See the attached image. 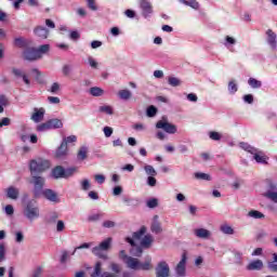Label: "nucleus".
Segmentation results:
<instances>
[{
  "instance_id": "1",
  "label": "nucleus",
  "mask_w": 277,
  "mask_h": 277,
  "mask_svg": "<svg viewBox=\"0 0 277 277\" xmlns=\"http://www.w3.org/2000/svg\"><path fill=\"white\" fill-rule=\"evenodd\" d=\"M126 259V265L129 269H134L135 272L142 269L143 272H149V269H153V259L150 256H147L145 262L142 263L137 260V258L124 255Z\"/></svg>"
},
{
  "instance_id": "2",
  "label": "nucleus",
  "mask_w": 277,
  "mask_h": 277,
  "mask_svg": "<svg viewBox=\"0 0 277 277\" xmlns=\"http://www.w3.org/2000/svg\"><path fill=\"white\" fill-rule=\"evenodd\" d=\"M49 168H51V163L43 158L32 159L29 163L30 174H42V172H45Z\"/></svg>"
},
{
  "instance_id": "3",
  "label": "nucleus",
  "mask_w": 277,
  "mask_h": 277,
  "mask_svg": "<svg viewBox=\"0 0 277 277\" xmlns=\"http://www.w3.org/2000/svg\"><path fill=\"white\" fill-rule=\"evenodd\" d=\"M111 237L106 238L105 240H103L98 246L94 247L92 249V254H94L95 256H98V259H103L104 261H107V253L108 250L111 248Z\"/></svg>"
},
{
  "instance_id": "4",
  "label": "nucleus",
  "mask_w": 277,
  "mask_h": 277,
  "mask_svg": "<svg viewBox=\"0 0 277 277\" xmlns=\"http://www.w3.org/2000/svg\"><path fill=\"white\" fill-rule=\"evenodd\" d=\"M30 183L34 185L32 193L35 198H40V196H42V192L44 190V177L37 174H31Z\"/></svg>"
},
{
  "instance_id": "5",
  "label": "nucleus",
  "mask_w": 277,
  "mask_h": 277,
  "mask_svg": "<svg viewBox=\"0 0 277 277\" xmlns=\"http://www.w3.org/2000/svg\"><path fill=\"white\" fill-rule=\"evenodd\" d=\"M24 215L29 220V222H34V220H38V217H40V208L36 206V202L28 201L24 208Z\"/></svg>"
},
{
  "instance_id": "6",
  "label": "nucleus",
  "mask_w": 277,
  "mask_h": 277,
  "mask_svg": "<svg viewBox=\"0 0 277 277\" xmlns=\"http://www.w3.org/2000/svg\"><path fill=\"white\" fill-rule=\"evenodd\" d=\"M155 272L156 277H170V264L162 260L157 263Z\"/></svg>"
},
{
  "instance_id": "7",
  "label": "nucleus",
  "mask_w": 277,
  "mask_h": 277,
  "mask_svg": "<svg viewBox=\"0 0 277 277\" xmlns=\"http://www.w3.org/2000/svg\"><path fill=\"white\" fill-rule=\"evenodd\" d=\"M186 269H187V253L184 252L182 254L181 261L175 266L176 277H185L187 274Z\"/></svg>"
},
{
  "instance_id": "8",
  "label": "nucleus",
  "mask_w": 277,
  "mask_h": 277,
  "mask_svg": "<svg viewBox=\"0 0 277 277\" xmlns=\"http://www.w3.org/2000/svg\"><path fill=\"white\" fill-rule=\"evenodd\" d=\"M138 5L142 10V16L144 18L150 17L153 14V3H150V0H138Z\"/></svg>"
},
{
  "instance_id": "9",
  "label": "nucleus",
  "mask_w": 277,
  "mask_h": 277,
  "mask_svg": "<svg viewBox=\"0 0 277 277\" xmlns=\"http://www.w3.org/2000/svg\"><path fill=\"white\" fill-rule=\"evenodd\" d=\"M156 129H163L166 133H169L171 135L176 133V126L163 120H160L156 123Z\"/></svg>"
},
{
  "instance_id": "10",
  "label": "nucleus",
  "mask_w": 277,
  "mask_h": 277,
  "mask_svg": "<svg viewBox=\"0 0 277 277\" xmlns=\"http://www.w3.org/2000/svg\"><path fill=\"white\" fill-rule=\"evenodd\" d=\"M23 57L27 62H36L40 60V56L38 55V51L36 48H28L23 52Z\"/></svg>"
},
{
  "instance_id": "11",
  "label": "nucleus",
  "mask_w": 277,
  "mask_h": 277,
  "mask_svg": "<svg viewBox=\"0 0 277 277\" xmlns=\"http://www.w3.org/2000/svg\"><path fill=\"white\" fill-rule=\"evenodd\" d=\"M41 196L45 198V200H49L50 202H60V197L57 196V193L51 188L43 189L41 192Z\"/></svg>"
},
{
  "instance_id": "12",
  "label": "nucleus",
  "mask_w": 277,
  "mask_h": 277,
  "mask_svg": "<svg viewBox=\"0 0 277 277\" xmlns=\"http://www.w3.org/2000/svg\"><path fill=\"white\" fill-rule=\"evenodd\" d=\"M266 42L271 47L273 51H276L277 49V35L274 32V30L268 29L266 30Z\"/></svg>"
},
{
  "instance_id": "13",
  "label": "nucleus",
  "mask_w": 277,
  "mask_h": 277,
  "mask_svg": "<svg viewBox=\"0 0 277 277\" xmlns=\"http://www.w3.org/2000/svg\"><path fill=\"white\" fill-rule=\"evenodd\" d=\"M264 264L262 260H252L251 262L248 263L246 266L247 272H261L263 269Z\"/></svg>"
},
{
  "instance_id": "14",
  "label": "nucleus",
  "mask_w": 277,
  "mask_h": 277,
  "mask_svg": "<svg viewBox=\"0 0 277 277\" xmlns=\"http://www.w3.org/2000/svg\"><path fill=\"white\" fill-rule=\"evenodd\" d=\"M34 111L30 120H32V122H42L44 120V108H35Z\"/></svg>"
},
{
  "instance_id": "15",
  "label": "nucleus",
  "mask_w": 277,
  "mask_h": 277,
  "mask_svg": "<svg viewBox=\"0 0 277 277\" xmlns=\"http://www.w3.org/2000/svg\"><path fill=\"white\" fill-rule=\"evenodd\" d=\"M34 34L37 38H40V40H47V38H49V30L42 26H37L34 29Z\"/></svg>"
},
{
  "instance_id": "16",
  "label": "nucleus",
  "mask_w": 277,
  "mask_h": 277,
  "mask_svg": "<svg viewBox=\"0 0 277 277\" xmlns=\"http://www.w3.org/2000/svg\"><path fill=\"white\" fill-rule=\"evenodd\" d=\"M150 230H151V233H155L156 235H159L160 233H162L163 229L161 228V223H159V215L154 216V221L151 223Z\"/></svg>"
},
{
  "instance_id": "17",
  "label": "nucleus",
  "mask_w": 277,
  "mask_h": 277,
  "mask_svg": "<svg viewBox=\"0 0 277 277\" xmlns=\"http://www.w3.org/2000/svg\"><path fill=\"white\" fill-rule=\"evenodd\" d=\"M19 190L18 188L14 187V186H10L6 189V197L10 198L11 200H18V196H19Z\"/></svg>"
},
{
  "instance_id": "18",
  "label": "nucleus",
  "mask_w": 277,
  "mask_h": 277,
  "mask_svg": "<svg viewBox=\"0 0 277 277\" xmlns=\"http://www.w3.org/2000/svg\"><path fill=\"white\" fill-rule=\"evenodd\" d=\"M12 72L15 77H22V79H23L24 83H26V85H29L31 83L29 81V78L27 77V75L23 70H21L18 68H13Z\"/></svg>"
},
{
  "instance_id": "19",
  "label": "nucleus",
  "mask_w": 277,
  "mask_h": 277,
  "mask_svg": "<svg viewBox=\"0 0 277 277\" xmlns=\"http://www.w3.org/2000/svg\"><path fill=\"white\" fill-rule=\"evenodd\" d=\"M37 55H39V60H42L43 55H47L49 51H51V44H42L36 49Z\"/></svg>"
},
{
  "instance_id": "20",
  "label": "nucleus",
  "mask_w": 277,
  "mask_h": 277,
  "mask_svg": "<svg viewBox=\"0 0 277 277\" xmlns=\"http://www.w3.org/2000/svg\"><path fill=\"white\" fill-rule=\"evenodd\" d=\"M68 151V145L66 142H62L61 146L56 150V157L62 159V157H66V153Z\"/></svg>"
},
{
  "instance_id": "21",
  "label": "nucleus",
  "mask_w": 277,
  "mask_h": 277,
  "mask_svg": "<svg viewBox=\"0 0 277 277\" xmlns=\"http://www.w3.org/2000/svg\"><path fill=\"white\" fill-rule=\"evenodd\" d=\"M98 114H106V116H114V107L109 105H102L97 109Z\"/></svg>"
},
{
  "instance_id": "22",
  "label": "nucleus",
  "mask_w": 277,
  "mask_h": 277,
  "mask_svg": "<svg viewBox=\"0 0 277 277\" xmlns=\"http://www.w3.org/2000/svg\"><path fill=\"white\" fill-rule=\"evenodd\" d=\"M53 179H64V167L57 166L52 170Z\"/></svg>"
},
{
  "instance_id": "23",
  "label": "nucleus",
  "mask_w": 277,
  "mask_h": 277,
  "mask_svg": "<svg viewBox=\"0 0 277 277\" xmlns=\"http://www.w3.org/2000/svg\"><path fill=\"white\" fill-rule=\"evenodd\" d=\"M77 159L78 161H85V159H88V147L85 146L80 147L77 154Z\"/></svg>"
},
{
  "instance_id": "24",
  "label": "nucleus",
  "mask_w": 277,
  "mask_h": 277,
  "mask_svg": "<svg viewBox=\"0 0 277 277\" xmlns=\"http://www.w3.org/2000/svg\"><path fill=\"white\" fill-rule=\"evenodd\" d=\"M196 237H199V239H207L211 235V232L205 228H198L195 229Z\"/></svg>"
},
{
  "instance_id": "25",
  "label": "nucleus",
  "mask_w": 277,
  "mask_h": 277,
  "mask_svg": "<svg viewBox=\"0 0 277 277\" xmlns=\"http://www.w3.org/2000/svg\"><path fill=\"white\" fill-rule=\"evenodd\" d=\"M180 3H184V5H188V8H193V10H199L200 3L196 0H179Z\"/></svg>"
},
{
  "instance_id": "26",
  "label": "nucleus",
  "mask_w": 277,
  "mask_h": 277,
  "mask_svg": "<svg viewBox=\"0 0 277 277\" xmlns=\"http://www.w3.org/2000/svg\"><path fill=\"white\" fill-rule=\"evenodd\" d=\"M253 159L256 161V163H267V156L263 155V153H254Z\"/></svg>"
},
{
  "instance_id": "27",
  "label": "nucleus",
  "mask_w": 277,
  "mask_h": 277,
  "mask_svg": "<svg viewBox=\"0 0 277 277\" xmlns=\"http://www.w3.org/2000/svg\"><path fill=\"white\" fill-rule=\"evenodd\" d=\"M118 96L121 98V101H129V98L132 96V93L129 89H123L118 92Z\"/></svg>"
},
{
  "instance_id": "28",
  "label": "nucleus",
  "mask_w": 277,
  "mask_h": 277,
  "mask_svg": "<svg viewBox=\"0 0 277 277\" xmlns=\"http://www.w3.org/2000/svg\"><path fill=\"white\" fill-rule=\"evenodd\" d=\"M48 123L50 124V129H62L64 127V123L60 119H50Z\"/></svg>"
},
{
  "instance_id": "29",
  "label": "nucleus",
  "mask_w": 277,
  "mask_h": 277,
  "mask_svg": "<svg viewBox=\"0 0 277 277\" xmlns=\"http://www.w3.org/2000/svg\"><path fill=\"white\" fill-rule=\"evenodd\" d=\"M248 217H253V220H263V217H265V214H263L259 210H251L248 212Z\"/></svg>"
},
{
  "instance_id": "30",
  "label": "nucleus",
  "mask_w": 277,
  "mask_h": 277,
  "mask_svg": "<svg viewBox=\"0 0 277 277\" xmlns=\"http://www.w3.org/2000/svg\"><path fill=\"white\" fill-rule=\"evenodd\" d=\"M264 198H267L268 200L277 205V192L267 190L266 193H264Z\"/></svg>"
},
{
  "instance_id": "31",
  "label": "nucleus",
  "mask_w": 277,
  "mask_h": 277,
  "mask_svg": "<svg viewBox=\"0 0 277 277\" xmlns=\"http://www.w3.org/2000/svg\"><path fill=\"white\" fill-rule=\"evenodd\" d=\"M153 241L154 239L151 235H145L141 241V246H143V248H150V243H153Z\"/></svg>"
},
{
  "instance_id": "32",
  "label": "nucleus",
  "mask_w": 277,
  "mask_h": 277,
  "mask_svg": "<svg viewBox=\"0 0 277 277\" xmlns=\"http://www.w3.org/2000/svg\"><path fill=\"white\" fill-rule=\"evenodd\" d=\"M91 96H103L105 94V91L98 87H93L90 89Z\"/></svg>"
},
{
  "instance_id": "33",
  "label": "nucleus",
  "mask_w": 277,
  "mask_h": 277,
  "mask_svg": "<svg viewBox=\"0 0 277 277\" xmlns=\"http://www.w3.org/2000/svg\"><path fill=\"white\" fill-rule=\"evenodd\" d=\"M248 83L254 90H256L263 85V83L260 80H256L255 78H249Z\"/></svg>"
},
{
  "instance_id": "34",
  "label": "nucleus",
  "mask_w": 277,
  "mask_h": 277,
  "mask_svg": "<svg viewBox=\"0 0 277 277\" xmlns=\"http://www.w3.org/2000/svg\"><path fill=\"white\" fill-rule=\"evenodd\" d=\"M168 83L172 88H179V85H181V79H179L176 77H169Z\"/></svg>"
},
{
  "instance_id": "35",
  "label": "nucleus",
  "mask_w": 277,
  "mask_h": 277,
  "mask_svg": "<svg viewBox=\"0 0 277 277\" xmlns=\"http://www.w3.org/2000/svg\"><path fill=\"white\" fill-rule=\"evenodd\" d=\"M144 170L148 176H157V171L155 170V168L153 166L146 164L144 167Z\"/></svg>"
},
{
  "instance_id": "36",
  "label": "nucleus",
  "mask_w": 277,
  "mask_h": 277,
  "mask_svg": "<svg viewBox=\"0 0 277 277\" xmlns=\"http://www.w3.org/2000/svg\"><path fill=\"white\" fill-rule=\"evenodd\" d=\"M240 148H242V150H247V153H251V155L256 153V149H254V147L250 146L248 143H240Z\"/></svg>"
},
{
  "instance_id": "37",
  "label": "nucleus",
  "mask_w": 277,
  "mask_h": 277,
  "mask_svg": "<svg viewBox=\"0 0 277 277\" xmlns=\"http://www.w3.org/2000/svg\"><path fill=\"white\" fill-rule=\"evenodd\" d=\"M50 130H51V126L49 124V121H45L44 123L37 126V131H39V133H42L44 131H50Z\"/></svg>"
},
{
  "instance_id": "38",
  "label": "nucleus",
  "mask_w": 277,
  "mask_h": 277,
  "mask_svg": "<svg viewBox=\"0 0 277 277\" xmlns=\"http://www.w3.org/2000/svg\"><path fill=\"white\" fill-rule=\"evenodd\" d=\"M146 205L148 209H157V207H159V200L157 198H151L147 200Z\"/></svg>"
},
{
  "instance_id": "39",
  "label": "nucleus",
  "mask_w": 277,
  "mask_h": 277,
  "mask_svg": "<svg viewBox=\"0 0 277 277\" xmlns=\"http://www.w3.org/2000/svg\"><path fill=\"white\" fill-rule=\"evenodd\" d=\"M123 202H126L128 207H137V205L140 203L136 199L129 198V197H124Z\"/></svg>"
},
{
  "instance_id": "40",
  "label": "nucleus",
  "mask_w": 277,
  "mask_h": 277,
  "mask_svg": "<svg viewBox=\"0 0 277 277\" xmlns=\"http://www.w3.org/2000/svg\"><path fill=\"white\" fill-rule=\"evenodd\" d=\"M130 252L133 256L140 258L142 256V253L144 252V250L142 249V247H133Z\"/></svg>"
},
{
  "instance_id": "41",
  "label": "nucleus",
  "mask_w": 277,
  "mask_h": 277,
  "mask_svg": "<svg viewBox=\"0 0 277 277\" xmlns=\"http://www.w3.org/2000/svg\"><path fill=\"white\" fill-rule=\"evenodd\" d=\"M221 230L224 235H235V229H233L229 225H222Z\"/></svg>"
},
{
  "instance_id": "42",
  "label": "nucleus",
  "mask_w": 277,
  "mask_h": 277,
  "mask_svg": "<svg viewBox=\"0 0 277 277\" xmlns=\"http://www.w3.org/2000/svg\"><path fill=\"white\" fill-rule=\"evenodd\" d=\"M209 137L214 142H220V140H222V134H220V132L211 131L209 132Z\"/></svg>"
},
{
  "instance_id": "43",
  "label": "nucleus",
  "mask_w": 277,
  "mask_h": 277,
  "mask_svg": "<svg viewBox=\"0 0 277 277\" xmlns=\"http://www.w3.org/2000/svg\"><path fill=\"white\" fill-rule=\"evenodd\" d=\"M195 179H198L201 181H211V175H209L207 173L197 172V173H195Z\"/></svg>"
},
{
  "instance_id": "44",
  "label": "nucleus",
  "mask_w": 277,
  "mask_h": 277,
  "mask_svg": "<svg viewBox=\"0 0 277 277\" xmlns=\"http://www.w3.org/2000/svg\"><path fill=\"white\" fill-rule=\"evenodd\" d=\"M144 235H146V227H141V229L138 232H135L133 234V239H142V237H144Z\"/></svg>"
},
{
  "instance_id": "45",
  "label": "nucleus",
  "mask_w": 277,
  "mask_h": 277,
  "mask_svg": "<svg viewBox=\"0 0 277 277\" xmlns=\"http://www.w3.org/2000/svg\"><path fill=\"white\" fill-rule=\"evenodd\" d=\"M103 213H95L88 216V222H98V220H102Z\"/></svg>"
},
{
  "instance_id": "46",
  "label": "nucleus",
  "mask_w": 277,
  "mask_h": 277,
  "mask_svg": "<svg viewBox=\"0 0 277 277\" xmlns=\"http://www.w3.org/2000/svg\"><path fill=\"white\" fill-rule=\"evenodd\" d=\"M238 90L237 83L234 80L228 82V92L229 94H235Z\"/></svg>"
},
{
  "instance_id": "47",
  "label": "nucleus",
  "mask_w": 277,
  "mask_h": 277,
  "mask_svg": "<svg viewBox=\"0 0 277 277\" xmlns=\"http://www.w3.org/2000/svg\"><path fill=\"white\" fill-rule=\"evenodd\" d=\"M5 261V242H0V263Z\"/></svg>"
},
{
  "instance_id": "48",
  "label": "nucleus",
  "mask_w": 277,
  "mask_h": 277,
  "mask_svg": "<svg viewBox=\"0 0 277 277\" xmlns=\"http://www.w3.org/2000/svg\"><path fill=\"white\" fill-rule=\"evenodd\" d=\"M77 172V168L64 169V179H70Z\"/></svg>"
},
{
  "instance_id": "49",
  "label": "nucleus",
  "mask_w": 277,
  "mask_h": 277,
  "mask_svg": "<svg viewBox=\"0 0 277 277\" xmlns=\"http://www.w3.org/2000/svg\"><path fill=\"white\" fill-rule=\"evenodd\" d=\"M146 114H147L148 118H155V116H157V107H155V106H153V105L149 106V107L147 108Z\"/></svg>"
},
{
  "instance_id": "50",
  "label": "nucleus",
  "mask_w": 277,
  "mask_h": 277,
  "mask_svg": "<svg viewBox=\"0 0 277 277\" xmlns=\"http://www.w3.org/2000/svg\"><path fill=\"white\" fill-rule=\"evenodd\" d=\"M14 47H17L18 49H23L25 47V40L23 37L14 39Z\"/></svg>"
},
{
  "instance_id": "51",
  "label": "nucleus",
  "mask_w": 277,
  "mask_h": 277,
  "mask_svg": "<svg viewBox=\"0 0 277 277\" xmlns=\"http://www.w3.org/2000/svg\"><path fill=\"white\" fill-rule=\"evenodd\" d=\"M102 226L103 228H116V222L107 220L102 223Z\"/></svg>"
},
{
  "instance_id": "52",
  "label": "nucleus",
  "mask_w": 277,
  "mask_h": 277,
  "mask_svg": "<svg viewBox=\"0 0 277 277\" xmlns=\"http://www.w3.org/2000/svg\"><path fill=\"white\" fill-rule=\"evenodd\" d=\"M61 88L57 82L52 83L51 88L48 90V92H51L52 94H57L60 92Z\"/></svg>"
},
{
  "instance_id": "53",
  "label": "nucleus",
  "mask_w": 277,
  "mask_h": 277,
  "mask_svg": "<svg viewBox=\"0 0 277 277\" xmlns=\"http://www.w3.org/2000/svg\"><path fill=\"white\" fill-rule=\"evenodd\" d=\"M267 187L268 192H277V184L272 180H267Z\"/></svg>"
},
{
  "instance_id": "54",
  "label": "nucleus",
  "mask_w": 277,
  "mask_h": 277,
  "mask_svg": "<svg viewBox=\"0 0 277 277\" xmlns=\"http://www.w3.org/2000/svg\"><path fill=\"white\" fill-rule=\"evenodd\" d=\"M228 44H237V40L230 36H226L224 47H228Z\"/></svg>"
},
{
  "instance_id": "55",
  "label": "nucleus",
  "mask_w": 277,
  "mask_h": 277,
  "mask_svg": "<svg viewBox=\"0 0 277 277\" xmlns=\"http://www.w3.org/2000/svg\"><path fill=\"white\" fill-rule=\"evenodd\" d=\"M24 240H25V236L23 235V232H16L15 233L16 243H23Z\"/></svg>"
},
{
  "instance_id": "56",
  "label": "nucleus",
  "mask_w": 277,
  "mask_h": 277,
  "mask_svg": "<svg viewBox=\"0 0 277 277\" xmlns=\"http://www.w3.org/2000/svg\"><path fill=\"white\" fill-rule=\"evenodd\" d=\"M12 120L8 117H4L0 120V129L3 127H10Z\"/></svg>"
},
{
  "instance_id": "57",
  "label": "nucleus",
  "mask_w": 277,
  "mask_h": 277,
  "mask_svg": "<svg viewBox=\"0 0 277 277\" xmlns=\"http://www.w3.org/2000/svg\"><path fill=\"white\" fill-rule=\"evenodd\" d=\"M87 2H88V8L93 12H96V10H98V6H96L95 0H87Z\"/></svg>"
},
{
  "instance_id": "58",
  "label": "nucleus",
  "mask_w": 277,
  "mask_h": 277,
  "mask_svg": "<svg viewBox=\"0 0 277 277\" xmlns=\"http://www.w3.org/2000/svg\"><path fill=\"white\" fill-rule=\"evenodd\" d=\"M101 267H102V264L101 262H97L95 264V268H94V273L92 274V276H102L103 274H101Z\"/></svg>"
},
{
  "instance_id": "59",
  "label": "nucleus",
  "mask_w": 277,
  "mask_h": 277,
  "mask_svg": "<svg viewBox=\"0 0 277 277\" xmlns=\"http://www.w3.org/2000/svg\"><path fill=\"white\" fill-rule=\"evenodd\" d=\"M94 179L96 181V183H98V185H103V183H105V175L103 174H95Z\"/></svg>"
},
{
  "instance_id": "60",
  "label": "nucleus",
  "mask_w": 277,
  "mask_h": 277,
  "mask_svg": "<svg viewBox=\"0 0 277 277\" xmlns=\"http://www.w3.org/2000/svg\"><path fill=\"white\" fill-rule=\"evenodd\" d=\"M88 62L91 68H95V69L98 68V63L92 56L88 57Z\"/></svg>"
},
{
  "instance_id": "61",
  "label": "nucleus",
  "mask_w": 277,
  "mask_h": 277,
  "mask_svg": "<svg viewBox=\"0 0 277 277\" xmlns=\"http://www.w3.org/2000/svg\"><path fill=\"white\" fill-rule=\"evenodd\" d=\"M64 228H66V224H64V221H57L56 223L57 233L64 232Z\"/></svg>"
},
{
  "instance_id": "62",
  "label": "nucleus",
  "mask_w": 277,
  "mask_h": 277,
  "mask_svg": "<svg viewBox=\"0 0 277 277\" xmlns=\"http://www.w3.org/2000/svg\"><path fill=\"white\" fill-rule=\"evenodd\" d=\"M42 276V267L38 266L32 271L31 277H41Z\"/></svg>"
},
{
  "instance_id": "63",
  "label": "nucleus",
  "mask_w": 277,
  "mask_h": 277,
  "mask_svg": "<svg viewBox=\"0 0 277 277\" xmlns=\"http://www.w3.org/2000/svg\"><path fill=\"white\" fill-rule=\"evenodd\" d=\"M81 187H82L83 192H88V189H90V180H83L81 182Z\"/></svg>"
},
{
  "instance_id": "64",
  "label": "nucleus",
  "mask_w": 277,
  "mask_h": 277,
  "mask_svg": "<svg viewBox=\"0 0 277 277\" xmlns=\"http://www.w3.org/2000/svg\"><path fill=\"white\" fill-rule=\"evenodd\" d=\"M267 267H268V269H271V272L277 273V264L276 263L268 262Z\"/></svg>"
}]
</instances>
